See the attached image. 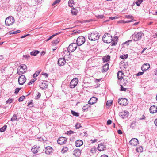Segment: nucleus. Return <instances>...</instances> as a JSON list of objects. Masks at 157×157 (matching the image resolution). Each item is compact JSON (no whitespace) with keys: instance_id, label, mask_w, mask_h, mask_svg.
Instances as JSON below:
<instances>
[{"instance_id":"f257e3e1","label":"nucleus","mask_w":157,"mask_h":157,"mask_svg":"<svg viewBox=\"0 0 157 157\" xmlns=\"http://www.w3.org/2000/svg\"><path fill=\"white\" fill-rule=\"evenodd\" d=\"M99 34L96 31L92 32L88 34L89 39L91 41H95L98 40L99 37Z\"/></svg>"},{"instance_id":"f03ea898","label":"nucleus","mask_w":157,"mask_h":157,"mask_svg":"<svg viewBox=\"0 0 157 157\" xmlns=\"http://www.w3.org/2000/svg\"><path fill=\"white\" fill-rule=\"evenodd\" d=\"M102 40L105 43H109L112 42L113 38L110 34L106 33L103 35L102 37Z\"/></svg>"},{"instance_id":"7ed1b4c3","label":"nucleus","mask_w":157,"mask_h":157,"mask_svg":"<svg viewBox=\"0 0 157 157\" xmlns=\"http://www.w3.org/2000/svg\"><path fill=\"white\" fill-rule=\"evenodd\" d=\"M144 34L142 32H138L136 34H134L130 38L133 39L135 41H137L140 40L141 38L142 35H144Z\"/></svg>"},{"instance_id":"20e7f679","label":"nucleus","mask_w":157,"mask_h":157,"mask_svg":"<svg viewBox=\"0 0 157 157\" xmlns=\"http://www.w3.org/2000/svg\"><path fill=\"white\" fill-rule=\"evenodd\" d=\"M14 22V19L12 17H9L7 18L5 23L7 26H10L13 24Z\"/></svg>"},{"instance_id":"39448f33","label":"nucleus","mask_w":157,"mask_h":157,"mask_svg":"<svg viewBox=\"0 0 157 157\" xmlns=\"http://www.w3.org/2000/svg\"><path fill=\"white\" fill-rule=\"evenodd\" d=\"M85 41V39L82 36H79L76 40V44L78 46H81L83 44Z\"/></svg>"},{"instance_id":"423d86ee","label":"nucleus","mask_w":157,"mask_h":157,"mask_svg":"<svg viewBox=\"0 0 157 157\" xmlns=\"http://www.w3.org/2000/svg\"><path fill=\"white\" fill-rule=\"evenodd\" d=\"M77 45L76 43H72L69 45L67 49L70 52H72L76 49Z\"/></svg>"},{"instance_id":"0eeeda50","label":"nucleus","mask_w":157,"mask_h":157,"mask_svg":"<svg viewBox=\"0 0 157 157\" xmlns=\"http://www.w3.org/2000/svg\"><path fill=\"white\" fill-rule=\"evenodd\" d=\"M78 82V79L77 78H73L70 83V86L71 88H73L77 85Z\"/></svg>"},{"instance_id":"6e6552de","label":"nucleus","mask_w":157,"mask_h":157,"mask_svg":"<svg viewBox=\"0 0 157 157\" xmlns=\"http://www.w3.org/2000/svg\"><path fill=\"white\" fill-rule=\"evenodd\" d=\"M118 103L122 105H126L128 103V100L125 98H121L118 100Z\"/></svg>"},{"instance_id":"1a4fd4ad","label":"nucleus","mask_w":157,"mask_h":157,"mask_svg":"<svg viewBox=\"0 0 157 157\" xmlns=\"http://www.w3.org/2000/svg\"><path fill=\"white\" fill-rule=\"evenodd\" d=\"M26 78L25 75H22L19 77L18 79V82L19 84L22 85L25 82Z\"/></svg>"},{"instance_id":"9d476101","label":"nucleus","mask_w":157,"mask_h":157,"mask_svg":"<svg viewBox=\"0 0 157 157\" xmlns=\"http://www.w3.org/2000/svg\"><path fill=\"white\" fill-rule=\"evenodd\" d=\"M67 141L66 138L63 137H61L59 138L57 142L59 144H64L66 143Z\"/></svg>"},{"instance_id":"9b49d317","label":"nucleus","mask_w":157,"mask_h":157,"mask_svg":"<svg viewBox=\"0 0 157 157\" xmlns=\"http://www.w3.org/2000/svg\"><path fill=\"white\" fill-rule=\"evenodd\" d=\"M105 144L104 143H100V144H99L98 146V150L99 151H102L106 149V147Z\"/></svg>"},{"instance_id":"f8f14e48","label":"nucleus","mask_w":157,"mask_h":157,"mask_svg":"<svg viewBox=\"0 0 157 157\" xmlns=\"http://www.w3.org/2000/svg\"><path fill=\"white\" fill-rule=\"evenodd\" d=\"M66 60L64 57L60 58L58 60V64L59 66H63L66 63Z\"/></svg>"},{"instance_id":"ddd939ff","label":"nucleus","mask_w":157,"mask_h":157,"mask_svg":"<svg viewBox=\"0 0 157 157\" xmlns=\"http://www.w3.org/2000/svg\"><path fill=\"white\" fill-rule=\"evenodd\" d=\"M130 144L132 145L135 146L138 144V141L137 139L134 138L132 139L129 142Z\"/></svg>"},{"instance_id":"4468645a","label":"nucleus","mask_w":157,"mask_h":157,"mask_svg":"<svg viewBox=\"0 0 157 157\" xmlns=\"http://www.w3.org/2000/svg\"><path fill=\"white\" fill-rule=\"evenodd\" d=\"M39 146L37 145H34L31 149V151L34 154L37 153L39 151Z\"/></svg>"},{"instance_id":"2eb2a0df","label":"nucleus","mask_w":157,"mask_h":157,"mask_svg":"<svg viewBox=\"0 0 157 157\" xmlns=\"http://www.w3.org/2000/svg\"><path fill=\"white\" fill-rule=\"evenodd\" d=\"M128 112L127 111H122L120 113V116L124 119L128 116Z\"/></svg>"},{"instance_id":"dca6fc26","label":"nucleus","mask_w":157,"mask_h":157,"mask_svg":"<svg viewBox=\"0 0 157 157\" xmlns=\"http://www.w3.org/2000/svg\"><path fill=\"white\" fill-rule=\"evenodd\" d=\"M97 100L98 99L97 98L94 97H93L89 100L88 103L90 104H93L97 102Z\"/></svg>"},{"instance_id":"f3484780","label":"nucleus","mask_w":157,"mask_h":157,"mask_svg":"<svg viewBox=\"0 0 157 157\" xmlns=\"http://www.w3.org/2000/svg\"><path fill=\"white\" fill-rule=\"evenodd\" d=\"M150 67L149 64L148 63L144 64L141 67V69L143 71L147 70Z\"/></svg>"},{"instance_id":"a211bd4d","label":"nucleus","mask_w":157,"mask_h":157,"mask_svg":"<svg viewBox=\"0 0 157 157\" xmlns=\"http://www.w3.org/2000/svg\"><path fill=\"white\" fill-rule=\"evenodd\" d=\"M53 149L50 146L47 147L45 149V153L47 154H50L53 151Z\"/></svg>"},{"instance_id":"6ab92c4d","label":"nucleus","mask_w":157,"mask_h":157,"mask_svg":"<svg viewBox=\"0 0 157 157\" xmlns=\"http://www.w3.org/2000/svg\"><path fill=\"white\" fill-rule=\"evenodd\" d=\"M149 110L151 113H155L157 112V107L155 105L152 106L150 107Z\"/></svg>"},{"instance_id":"aec40b11","label":"nucleus","mask_w":157,"mask_h":157,"mask_svg":"<svg viewBox=\"0 0 157 157\" xmlns=\"http://www.w3.org/2000/svg\"><path fill=\"white\" fill-rule=\"evenodd\" d=\"M48 82L46 81H44L42 82L41 83V84H40L39 86L40 87V88L42 89H44L47 87V86Z\"/></svg>"},{"instance_id":"412c9836","label":"nucleus","mask_w":157,"mask_h":157,"mask_svg":"<svg viewBox=\"0 0 157 157\" xmlns=\"http://www.w3.org/2000/svg\"><path fill=\"white\" fill-rule=\"evenodd\" d=\"M81 153V151L79 149H75L73 152V155L76 157L79 156Z\"/></svg>"},{"instance_id":"4be33fe9","label":"nucleus","mask_w":157,"mask_h":157,"mask_svg":"<svg viewBox=\"0 0 157 157\" xmlns=\"http://www.w3.org/2000/svg\"><path fill=\"white\" fill-rule=\"evenodd\" d=\"M124 74L123 72L121 71H119L117 74V76L118 80H121V79H123Z\"/></svg>"},{"instance_id":"5701e85b","label":"nucleus","mask_w":157,"mask_h":157,"mask_svg":"<svg viewBox=\"0 0 157 157\" xmlns=\"http://www.w3.org/2000/svg\"><path fill=\"white\" fill-rule=\"evenodd\" d=\"M118 41V38L117 36L114 37L113 39L112 42L111 43V45L112 46L115 45L117 44V42Z\"/></svg>"},{"instance_id":"b1692460","label":"nucleus","mask_w":157,"mask_h":157,"mask_svg":"<svg viewBox=\"0 0 157 157\" xmlns=\"http://www.w3.org/2000/svg\"><path fill=\"white\" fill-rule=\"evenodd\" d=\"M109 64L108 63L105 64L102 67V72H104L107 71L109 68Z\"/></svg>"},{"instance_id":"393cba45","label":"nucleus","mask_w":157,"mask_h":157,"mask_svg":"<svg viewBox=\"0 0 157 157\" xmlns=\"http://www.w3.org/2000/svg\"><path fill=\"white\" fill-rule=\"evenodd\" d=\"M83 144V141L81 140H78L75 141V145L77 147H79Z\"/></svg>"},{"instance_id":"a878e982","label":"nucleus","mask_w":157,"mask_h":157,"mask_svg":"<svg viewBox=\"0 0 157 157\" xmlns=\"http://www.w3.org/2000/svg\"><path fill=\"white\" fill-rule=\"evenodd\" d=\"M76 0H69L68 1V6L70 7H73V6L76 3Z\"/></svg>"},{"instance_id":"bb28decb","label":"nucleus","mask_w":157,"mask_h":157,"mask_svg":"<svg viewBox=\"0 0 157 157\" xmlns=\"http://www.w3.org/2000/svg\"><path fill=\"white\" fill-rule=\"evenodd\" d=\"M127 83V80H126L125 79H121V80H120V81L119 82V83L120 84H122L123 85L125 86L126 84Z\"/></svg>"},{"instance_id":"cd10ccee","label":"nucleus","mask_w":157,"mask_h":157,"mask_svg":"<svg viewBox=\"0 0 157 157\" xmlns=\"http://www.w3.org/2000/svg\"><path fill=\"white\" fill-rule=\"evenodd\" d=\"M110 58V56L109 55L105 56L102 58L103 61L104 62H107L109 61Z\"/></svg>"},{"instance_id":"c85d7f7f","label":"nucleus","mask_w":157,"mask_h":157,"mask_svg":"<svg viewBox=\"0 0 157 157\" xmlns=\"http://www.w3.org/2000/svg\"><path fill=\"white\" fill-rule=\"evenodd\" d=\"M39 51L38 50H33L31 52L30 54L32 56H36L37 54L39 53Z\"/></svg>"},{"instance_id":"c756f323","label":"nucleus","mask_w":157,"mask_h":157,"mask_svg":"<svg viewBox=\"0 0 157 157\" xmlns=\"http://www.w3.org/2000/svg\"><path fill=\"white\" fill-rule=\"evenodd\" d=\"M70 51H69V50H65L63 51V57H65L66 55H67V56L70 54Z\"/></svg>"},{"instance_id":"7c9ffc66","label":"nucleus","mask_w":157,"mask_h":157,"mask_svg":"<svg viewBox=\"0 0 157 157\" xmlns=\"http://www.w3.org/2000/svg\"><path fill=\"white\" fill-rule=\"evenodd\" d=\"M64 58L66 60H67L68 61L70 60H71L72 59V55H71L70 54L67 56V55H66Z\"/></svg>"},{"instance_id":"2f4dec72","label":"nucleus","mask_w":157,"mask_h":157,"mask_svg":"<svg viewBox=\"0 0 157 157\" xmlns=\"http://www.w3.org/2000/svg\"><path fill=\"white\" fill-rule=\"evenodd\" d=\"M20 69H22L23 71H25L27 69V66L25 64H22L19 67ZM24 72H25V71H24Z\"/></svg>"},{"instance_id":"473e14b6","label":"nucleus","mask_w":157,"mask_h":157,"mask_svg":"<svg viewBox=\"0 0 157 157\" xmlns=\"http://www.w3.org/2000/svg\"><path fill=\"white\" fill-rule=\"evenodd\" d=\"M61 33V32H58L56 33L54 35H52V36H50L48 39L46 40V41H49V40H50L54 36H55L57 35L58 34H60Z\"/></svg>"},{"instance_id":"72a5a7b5","label":"nucleus","mask_w":157,"mask_h":157,"mask_svg":"<svg viewBox=\"0 0 157 157\" xmlns=\"http://www.w3.org/2000/svg\"><path fill=\"white\" fill-rule=\"evenodd\" d=\"M112 101L111 100L108 101L106 102V106H108L107 108H109L112 105Z\"/></svg>"},{"instance_id":"f704fd0d","label":"nucleus","mask_w":157,"mask_h":157,"mask_svg":"<svg viewBox=\"0 0 157 157\" xmlns=\"http://www.w3.org/2000/svg\"><path fill=\"white\" fill-rule=\"evenodd\" d=\"M68 148L66 147H64L63 148L62 150H61V152L63 153H65V152L67 151L68 150Z\"/></svg>"},{"instance_id":"c9c22d12","label":"nucleus","mask_w":157,"mask_h":157,"mask_svg":"<svg viewBox=\"0 0 157 157\" xmlns=\"http://www.w3.org/2000/svg\"><path fill=\"white\" fill-rule=\"evenodd\" d=\"M7 128L6 125H4L1 128H0V131L1 132H3L5 131Z\"/></svg>"},{"instance_id":"e433bc0d","label":"nucleus","mask_w":157,"mask_h":157,"mask_svg":"<svg viewBox=\"0 0 157 157\" xmlns=\"http://www.w3.org/2000/svg\"><path fill=\"white\" fill-rule=\"evenodd\" d=\"M71 113L74 116L78 117L79 116V113H78L73 110H71Z\"/></svg>"},{"instance_id":"4c0bfd02","label":"nucleus","mask_w":157,"mask_h":157,"mask_svg":"<svg viewBox=\"0 0 157 157\" xmlns=\"http://www.w3.org/2000/svg\"><path fill=\"white\" fill-rule=\"evenodd\" d=\"M17 116L16 115L14 114L13 116V117L11 118V121H14L17 120Z\"/></svg>"},{"instance_id":"58836bf2","label":"nucleus","mask_w":157,"mask_h":157,"mask_svg":"<svg viewBox=\"0 0 157 157\" xmlns=\"http://www.w3.org/2000/svg\"><path fill=\"white\" fill-rule=\"evenodd\" d=\"M59 40H60L59 39H56L52 41V43L53 44H55L56 45L59 43Z\"/></svg>"},{"instance_id":"ea45409f","label":"nucleus","mask_w":157,"mask_h":157,"mask_svg":"<svg viewBox=\"0 0 157 157\" xmlns=\"http://www.w3.org/2000/svg\"><path fill=\"white\" fill-rule=\"evenodd\" d=\"M40 71H36L33 75V77L35 78L37 77L39 75Z\"/></svg>"},{"instance_id":"a19ab883","label":"nucleus","mask_w":157,"mask_h":157,"mask_svg":"<svg viewBox=\"0 0 157 157\" xmlns=\"http://www.w3.org/2000/svg\"><path fill=\"white\" fill-rule=\"evenodd\" d=\"M71 13L73 15H76L77 14V10L75 9H73L71 10Z\"/></svg>"},{"instance_id":"79ce46f5","label":"nucleus","mask_w":157,"mask_h":157,"mask_svg":"<svg viewBox=\"0 0 157 157\" xmlns=\"http://www.w3.org/2000/svg\"><path fill=\"white\" fill-rule=\"evenodd\" d=\"M36 79L34 78H33L30 80V82H29L28 83V85H30L31 84H32L36 80Z\"/></svg>"},{"instance_id":"37998d69","label":"nucleus","mask_w":157,"mask_h":157,"mask_svg":"<svg viewBox=\"0 0 157 157\" xmlns=\"http://www.w3.org/2000/svg\"><path fill=\"white\" fill-rule=\"evenodd\" d=\"M143 1V0H138L136 2V4L137 6H140Z\"/></svg>"},{"instance_id":"c03bdc74","label":"nucleus","mask_w":157,"mask_h":157,"mask_svg":"<svg viewBox=\"0 0 157 157\" xmlns=\"http://www.w3.org/2000/svg\"><path fill=\"white\" fill-rule=\"evenodd\" d=\"M143 149L142 147L141 146L139 147L138 148H137L136 150L137 152H142L143 151Z\"/></svg>"},{"instance_id":"a18cd8bd","label":"nucleus","mask_w":157,"mask_h":157,"mask_svg":"<svg viewBox=\"0 0 157 157\" xmlns=\"http://www.w3.org/2000/svg\"><path fill=\"white\" fill-rule=\"evenodd\" d=\"M90 106V105L89 104H86L82 108L83 110H86V109H88V108Z\"/></svg>"},{"instance_id":"49530a36","label":"nucleus","mask_w":157,"mask_h":157,"mask_svg":"<svg viewBox=\"0 0 157 157\" xmlns=\"http://www.w3.org/2000/svg\"><path fill=\"white\" fill-rule=\"evenodd\" d=\"M20 30H17L16 31H13V32H10V35H11V34H17V33H19L20 32Z\"/></svg>"},{"instance_id":"de8ad7c7","label":"nucleus","mask_w":157,"mask_h":157,"mask_svg":"<svg viewBox=\"0 0 157 157\" xmlns=\"http://www.w3.org/2000/svg\"><path fill=\"white\" fill-rule=\"evenodd\" d=\"M128 57V54H126V55H124V56H120V57L123 59H127Z\"/></svg>"},{"instance_id":"09e8293b","label":"nucleus","mask_w":157,"mask_h":157,"mask_svg":"<svg viewBox=\"0 0 157 157\" xmlns=\"http://www.w3.org/2000/svg\"><path fill=\"white\" fill-rule=\"evenodd\" d=\"M60 0H56L52 4V6H54L55 5H56L57 3H59L60 2Z\"/></svg>"},{"instance_id":"8fccbe9b","label":"nucleus","mask_w":157,"mask_h":157,"mask_svg":"<svg viewBox=\"0 0 157 157\" xmlns=\"http://www.w3.org/2000/svg\"><path fill=\"white\" fill-rule=\"evenodd\" d=\"M25 98V96H22L19 98V102L22 101Z\"/></svg>"},{"instance_id":"3c124183","label":"nucleus","mask_w":157,"mask_h":157,"mask_svg":"<svg viewBox=\"0 0 157 157\" xmlns=\"http://www.w3.org/2000/svg\"><path fill=\"white\" fill-rule=\"evenodd\" d=\"M125 17L128 19H131L132 20L133 19V16L132 15H126Z\"/></svg>"},{"instance_id":"603ef678","label":"nucleus","mask_w":157,"mask_h":157,"mask_svg":"<svg viewBox=\"0 0 157 157\" xmlns=\"http://www.w3.org/2000/svg\"><path fill=\"white\" fill-rule=\"evenodd\" d=\"M96 17L98 19H103L104 17L103 15H98Z\"/></svg>"},{"instance_id":"864d4df0","label":"nucleus","mask_w":157,"mask_h":157,"mask_svg":"<svg viewBox=\"0 0 157 157\" xmlns=\"http://www.w3.org/2000/svg\"><path fill=\"white\" fill-rule=\"evenodd\" d=\"M81 127V126L80 123H77L75 125V127L76 129H78Z\"/></svg>"},{"instance_id":"5fc2aeb1","label":"nucleus","mask_w":157,"mask_h":157,"mask_svg":"<svg viewBox=\"0 0 157 157\" xmlns=\"http://www.w3.org/2000/svg\"><path fill=\"white\" fill-rule=\"evenodd\" d=\"M13 99L9 98L6 101V103H10L12 102Z\"/></svg>"},{"instance_id":"6e6d98bb","label":"nucleus","mask_w":157,"mask_h":157,"mask_svg":"<svg viewBox=\"0 0 157 157\" xmlns=\"http://www.w3.org/2000/svg\"><path fill=\"white\" fill-rule=\"evenodd\" d=\"M120 86H121V90L122 91H126V89L124 88L122 84H120Z\"/></svg>"},{"instance_id":"4d7b16f0","label":"nucleus","mask_w":157,"mask_h":157,"mask_svg":"<svg viewBox=\"0 0 157 157\" xmlns=\"http://www.w3.org/2000/svg\"><path fill=\"white\" fill-rule=\"evenodd\" d=\"M20 89H21L20 88H16L15 89V91L14 92V93L16 94H17L18 93V92H19V91Z\"/></svg>"},{"instance_id":"13d9d810","label":"nucleus","mask_w":157,"mask_h":157,"mask_svg":"<svg viewBox=\"0 0 157 157\" xmlns=\"http://www.w3.org/2000/svg\"><path fill=\"white\" fill-rule=\"evenodd\" d=\"M33 103L32 101H30L28 104V106L29 107H31L33 106Z\"/></svg>"},{"instance_id":"bf43d9fd","label":"nucleus","mask_w":157,"mask_h":157,"mask_svg":"<svg viewBox=\"0 0 157 157\" xmlns=\"http://www.w3.org/2000/svg\"><path fill=\"white\" fill-rule=\"evenodd\" d=\"M144 73V71L143 72H139L138 73H137L136 75V76H140L142 75Z\"/></svg>"},{"instance_id":"052dcab7","label":"nucleus","mask_w":157,"mask_h":157,"mask_svg":"<svg viewBox=\"0 0 157 157\" xmlns=\"http://www.w3.org/2000/svg\"><path fill=\"white\" fill-rule=\"evenodd\" d=\"M134 20L133 19H132L131 20H127V21H124L125 23H130V22L134 21Z\"/></svg>"},{"instance_id":"680f3d73","label":"nucleus","mask_w":157,"mask_h":157,"mask_svg":"<svg viewBox=\"0 0 157 157\" xmlns=\"http://www.w3.org/2000/svg\"><path fill=\"white\" fill-rule=\"evenodd\" d=\"M23 57L25 59H28L30 57V56L28 55H24Z\"/></svg>"},{"instance_id":"e2e57ef3","label":"nucleus","mask_w":157,"mask_h":157,"mask_svg":"<svg viewBox=\"0 0 157 157\" xmlns=\"http://www.w3.org/2000/svg\"><path fill=\"white\" fill-rule=\"evenodd\" d=\"M112 123V121L110 120H108L107 122V124L108 125H110Z\"/></svg>"},{"instance_id":"0e129e2a","label":"nucleus","mask_w":157,"mask_h":157,"mask_svg":"<svg viewBox=\"0 0 157 157\" xmlns=\"http://www.w3.org/2000/svg\"><path fill=\"white\" fill-rule=\"evenodd\" d=\"M117 18V17H109V19H111V20H114Z\"/></svg>"},{"instance_id":"69168bd1","label":"nucleus","mask_w":157,"mask_h":157,"mask_svg":"<svg viewBox=\"0 0 157 157\" xmlns=\"http://www.w3.org/2000/svg\"><path fill=\"white\" fill-rule=\"evenodd\" d=\"M41 96V94L39 92L38 93V94L36 97V99H38L39 98H40Z\"/></svg>"},{"instance_id":"338daca9","label":"nucleus","mask_w":157,"mask_h":157,"mask_svg":"<svg viewBox=\"0 0 157 157\" xmlns=\"http://www.w3.org/2000/svg\"><path fill=\"white\" fill-rule=\"evenodd\" d=\"M117 133L119 134H122V132L121 130H119L117 131Z\"/></svg>"},{"instance_id":"774afa93","label":"nucleus","mask_w":157,"mask_h":157,"mask_svg":"<svg viewBox=\"0 0 157 157\" xmlns=\"http://www.w3.org/2000/svg\"><path fill=\"white\" fill-rule=\"evenodd\" d=\"M154 73L155 75L157 76V68L154 71Z\"/></svg>"}]
</instances>
